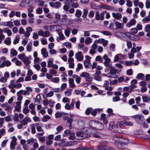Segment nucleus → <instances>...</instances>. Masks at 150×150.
<instances>
[{
	"instance_id": "nucleus-27",
	"label": "nucleus",
	"mask_w": 150,
	"mask_h": 150,
	"mask_svg": "<svg viewBox=\"0 0 150 150\" xmlns=\"http://www.w3.org/2000/svg\"><path fill=\"white\" fill-rule=\"evenodd\" d=\"M4 43L7 45H10L11 43V38L8 37L6 38L4 41Z\"/></svg>"
},
{
	"instance_id": "nucleus-35",
	"label": "nucleus",
	"mask_w": 150,
	"mask_h": 150,
	"mask_svg": "<svg viewBox=\"0 0 150 150\" xmlns=\"http://www.w3.org/2000/svg\"><path fill=\"white\" fill-rule=\"evenodd\" d=\"M142 99L143 102H150V98L146 96H143L142 97Z\"/></svg>"
},
{
	"instance_id": "nucleus-18",
	"label": "nucleus",
	"mask_w": 150,
	"mask_h": 150,
	"mask_svg": "<svg viewBox=\"0 0 150 150\" xmlns=\"http://www.w3.org/2000/svg\"><path fill=\"white\" fill-rule=\"evenodd\" d=\"M21 101H17L16 103V105L15 107V110L17 111H19L21 108Z\"/></svg>"
},
{
	"instance_id": "nucleus-17",
	"label": "nucleus",
	"mask_w": 150,
	"mask_h": 150,
	"mask_svg": "<svg viewBox=\"0 0 150 150\" xmlns=\"http://www.w3.org/2000/svg\"><path fill=\"white\" fill-rule=\"evenodd\" d=\"M59 37L56 38L57 41L59 42L60 40H62L64 39L65 37L63 33H58Z\"/></svg>"
},
{
	"instance_id": "nucleus-40",
	"label": "nucleus",
	"mask_w": 150,
	"mask_h": 150,
	"mask_svg": "<svg viewBox=\"0 0 150 150\" xmlns=\"http://www.w3.org/2000/svg\"><path fill=\"white\" fill-rule=\"evenodd\" d=\"M53 59H52L50 58L48 59L47 62V67H50L53 65Z\"/></svg>"
},
{
	"instance_id": "nucleus-21",
	"label": "nucleus",
	"mask_w": 150,
	"mask_h": 150,
	"mask_svg": "<svg viewBox=\"0 0 150 150\" xmlns=\"http://www.w3.org/2000/svg\"><path fill=\"white\" fill-rule=\"evenodd\" d=\"M18 53L17 51L14 48H12L11 50L10 57H13L16 56L17 55Z\"/></svg>"
},
{
	"instance_id": "nucleus-38",
	"label": "nucleus",
	"mask_w": 150,
	"mask_h": 150,
	"mask_svg": "<svg viewBox=\"0 0 150 150\" xmlns=\"http://www.w3.org/2000/svg\"><path fill=\"white\" fill-rule=\"evenodd\" d=\"M6 25L5 26H8L9 28H12L13 26V23L11 21H8L5 22Z\"/></svg>"
},
{
	"instance_id": "nucleus-59",
	"label": "nucleus",
	"mask_w": 150,
	"mask_h": 150,
	"mask_svg": "<svg viewBox=\"0 0 150 150\" xmlns=\"http://www.w3.org/2000/svg\"><path fill=\"white\" fill-rule=\"evenodd\" d=\"M41 42L42 45H46L47 44V39L46 38H42L41 39Z\"/></svg>"
},
{
	"instance_id": "nucleus-61",
	"label": "nucleus",
	"mask_w": 150,
	"mask_h": 150,
	"mask_svg": "<svg viewBox=\"0 0 150 150\" xmlns=\"http://www.w3.org/2000/svg\"><path fill=\"white\" fill-rule=\"evenodd\" d=\"M19 115L18 113H16L14 114L13 118V120L14 121H17L18 120L19 118Z\"/></svg>"
},
{
	"instance_id": "nucleus-20",
	"label": "nucleus",
	"mask_w": 150,
	"mask_h": 150,
	"mask_svg": "<svg viewBox=\"0 0 150 150\" xmlns=\"http://www.w3.org/2000/svg\"><path fill=\"white\" fill-rule=\"evenodd\" d=\"M83 64L84 67L86 68H89L91 66V64L89 60H85L84 61Z\"/></svg>"
},
{
	"instance_id": "nucleus-47",
	"label": "nucleus",
	"mask_w": 150,
	"mask_h": 150,
	"mask_svg": "<svg viewBox=\"0 0 150 150\" xmlns=\"http://www.w3.org/2000/svg\"><path fill=\"white\" fill-rule=\"evenodd\" d=\"M29 111L28 107L25 106L23 108V112L24 114H26L29 112Z\"/></svg>"
},
{
	"instance_id": "nucleus-53",
	"label": "nucleus",
	"mask_w": 150,
	"mask_h": 150,
	"mask_svg": "<svg viewBox=\"0 0 150 150\" xmlns=\"http://www.w3.org/2000/svg\"><path fill=\"white\" fill-rule=\"evenodd\" d=\"M112 100L113 102H116L120 100V99L119 97L116 96L112 98Z\"/></svg>"
},
{
	"instance_id": "nucleus-8",
	"label": "nucleus",
	"mask_w": 150,
	"mask_h": 150,
	"mask_svg": "<svg viewBox=\"0 0 150 150\" xmlns=\"http://www.w3.org/2000/svg\"><path fill=\"white\" fill-rule=\"evenodd\" d=\"M38 33L39 35L43 37H48L50 34V33L48 31H44L42 30H39Z\"/></svg>"
},
{
	"instance_id": "nucleus-28",
	"label": "nucleus",
	"mask_w": 150,
	"mask_h": 150,
	"mask_svg": "<svg viewBox=\"0 0 150 150\" xmlns=\"http://www.w3.org/2000/svg\"><path fill=\"white\" fill-rule=\"evenodd\" d=\"M84 125L83 122L81 120H79L78 122L79 127L80 129L83 128L85 126Z\"/></svg>"
},
{
	"instance_id": "nucleus-3",
	"label": "nucleus",
	"mask_w": 150,
	"mask_h": 150,
	"mask_svg": "<svg viewBox=\"0 0 150 150\" xmlns=\"http://www.w3.org/2000/svg\"><path fill=\"white\" fill-rule=\"evenodd\" d=\"M89 123L92 125V127H94V126L96 128L99 130H101L104 128L103 124L97 121L91 120L90 121Z\"/></svg>"
},
{
	"instance_id": "nucleus-44",
	"label": "nucleus",
	"mask_w": 150,
	"mask_h": 150,
	"mask_svg": "<svg viewBox=\"0 0 150 150\" xmlns=\"http://www.w3.org/2000/svg\"><path fill=\"white\" fill-rule=\"evenodd\" d=\"M130 32L133 35V34H135L138 32L137 29L136 28H134L130 29Z\"/></svg>"
},
{
	"instance_id": "nucleus-54",
	"label": "nucleus",
	"mask_w": 150,
	"mask_h": 150,
	"mask_svg": "<svg viewBox=\"0 0 150 150\" xmlns=\"http://www.w3.org/2000/svg\"><path fill=\"white\" fill-rule=\"evenodd\" d=\"M27 142L28 144H30L34 142L35 139L34 138H32L30 139H28Z\"/></svg>"
},
{
	"instance_id": "nucleus-5",
	"label": "nucleus",
	"mask_w": 150,
	"mask_h": 150,
	"mask_svg": "<svg viewBox=\"0 0 150 150\" xmlns=\"http://www.w3.org/2000/svg\"><path fill=\"white\" fill-rule=\"evenodd\" d=\"M131 117L134 119L136 122L139 124L143 123L145 121L144 117L140 115H135L132 116Z\"/></svg>"
},
{
	"instance_id": "nucleus-23",
	"label": "nucleus",
	"mask_w": 150,
	"mask_h": 150,
	"mask_svg": "<svg viewBox=\"0 0 150 150\" xmlns=\"http://www.w3.org/2000/svg\"><path fill=\"white\" fill-rule=\"evenodd\" d=\"M51 119V117L48 115H46L43 116V117L42 118L41 120L43 122H46L48 120Z\"/></svg>"
},
{
	"instance_id": "nucleus-64",
	"label": "nucleus",
	"mask_w": 150,
	"mask_h": 150,
	"mask_svg": "<svg viewBox=\"0 0 150 150\" xmlns=\"http://www.w3.org/2000/svg\"><path fill=\"white\" fill-rule=\"evenodd\" d=\"M62 115V113L61 112H57L55 114V116L56 118H59L61 117Z\"/></svg>"
},
{
	"instance_id": "nucleus-14",
	"label": "nucleus",
	"mask_w": 150,
	"mask_h": 150,
	"mask_svg": "<svg viewBox=\"0 0 150 150\" xmlns=\"http://www.w3.org/2000/svg\"><path fill=\"white\" fill-rule=\"evenodd\" d=\"M74 104L72 103H71L70 104H69V103H67L65 105L64 108L66 110H73L74 109Z\"/></svg>"
},
{
	"instance_id": "nucleus-39",
	"label": "nucleus",
	"mask_w": 150,
	"mask_h": 150,
	"mask_svg": "<svg viewBox=\"0 0 150 150\" xmlns=\"http://www.w3.org/2000/svg\"><path fill=\"white\" fill-rule=\"evenodd\" d=\"M81 14L82 12L79 9L76 10L75 15L76 17L78 18L80 17L81 16Z\"/></svg>"
},
{
	"instance_id": "nucleus-30",
	"label": "nucleus",
	"mask_w": 150,
	"mask_h": 150,
	"mask_svg": "<svg viewBox=\"0 0 150 150\" xmlns=\"http://www.w3.org/2000/svg\"><path fill=\"white\" fill-rule=\"evenodd\" d=\"M37 130L38 132H43V130L40 124L37 123H35Z\"/></svg>"
},
{
	"instance_id": "nucleus-63",
	"label": "nucleus",
	"mask_w": 150,
	"mask_h": 150,
	"mask_svg": "<svg viewBox=\"0 0 150 150\" xmlns=\"http://www.w3.org/2000/svg\"><path fill=\"white\" fill-rule=\"evenodd\" d=\"M28 42V39L26 38H25L23 39L22 41V44L24 46H25Z\"/></svg>"
},
{
	"instance_id": "nucleus-60",
	"label": "nucleus",
	"mask_w": 150,
	"mask_h": 150,
	"mask_svg": "<svg viewBox=\"0 0 150 150\" xmlns=\"http://www.w3.org/2000/svg\"><path fill=\"white\" fill-rule=\"evenodd\" d=\"M8 13V11L6 10H4L2 11H1V13H2L4 16L6 17L7 16L8 14L7 13Z\"/></svg>"
},
{
	"instance_id": "nucleus-31",
	"label": "nucleus",
	"mask_w": 150,
	"mask_h": 150,
	"mask_svg": "<svg viewBox=\"0 0 150 150\" xmlns=\"http://www.w3.org/2000/svg\"><path fill=\"white\" fill-rule=\"evenodd\" d=\"M22 61L26 65L29 64L30 63V62L28 58L27 57H25L24 58V59H23Z\"/></svg>"
},
{
	"instance_id": "nucleus-22",
	"label": "nucleus",
	"mask_w": 150,
	"mask_h": 150,
	"mask_svg": "<svg viewBox=\"0 0 150 150\" xmlns=\"http://www.w3.org/2000/svg\"><path fill=\"white\" fill-rule=\"evenodd\" d=\"M41 52L43 57H47L48 55V52H47V50L45 48H43L41 50Z\"/></svg>"
},
{
	"instance_id": "nucleus-15",
	"label": "nucleus",
	"mask_w": 150,
	"mask_h": 150,
	"mask_svg": "<svg viewBox=\"0 0 150 150\" xmlns=\"http://www.w3.org/2000/svg\"><path fill=\"white\" fill-rule=\"evenodd\" d=\"M136 21L135 20L132 19L127 23L126 25L128 27L130 28L132 26L135 25L136 24Z\"/></svg>"
},
{
	"instance_id": "nucleus-58",
	"label": "nucleus",
	"mask_w": 150,
	"mask_h": 150,
	"mask_svg": "<svg viewBox=\"0 0 150 150\" xmlns=\"http://www.w3.org/2000/svg\"><path fill=\"white\" fill-rule=\"evenodd\" d=\"M92 110V109L91 108H87L86 110L85 114L87 115H89L91 112Z\"/></svg>"
},
{
	"instance_id": "nucleus-29",
	"label": "nucleus",
	"mask_w": 150,
	"mask_h": 150,
	"mask_svg": "<svg viewBox=\"0 0 150 150\" xmlns=\"http://www.w3.org/2000/svg\"><path fill=\"white\" fill-rule=\"evenodd\" d=\"M36 125L35 123L33 124L30 125L31 129V132L33 134L35 133L36 132L35 129V127H36Z\"/></svg>"
},
{
	"instance_id": "nucleus-6",
	"label": "nucleus",
	"mask_w": 150,
	"mask_h": 150,
	"mask_svg": "<svg viewBox=\"0 0 150 150\" xmlns=\"http://www.w3.org/2000/svg\"><path fill=\"white\" fill-rule=\"evenodd\" d=\"M103 59L104 60V61H103V63L104 66L106 67L111 68V66L110 64L111 60L108 58V56L106 54H104L103 57Z\"/></svg>"
},
{
	"instance_id": "nucleus-49",
	"label": "nucleus",
	"mask_w": 150,
	"mask_h": 150,
	"mask_svg": "<svg viewBox=\"0 0 150 150\" xmlns=\"http://www.w3.org/2000/svg\"><path fill=\"white\" fill-rule=\"evenodd\" d=\"M82 65L81 63H78L77 64V67L76 69V71L77 72H79L80 70L82 69Z\"/></svg>"
},
{
	"instance_id": "nucleus-26",
	"label": "nucleus",
	"mask_w": 150,
	"mask_h": 150,
	"mask_svg": "<svg viewBox=\"0 0 150 150\" xmlns=\"http://www.w3.org/2000/svg\"><path fill=\"white\" fill-rule=\"evenodd\" d=\"M72 90L71 89H67L64 92L65 96H69L71 95V91Z\"/></svg>"
},
{
	"instance_id": "nucleus-45",
	"label": "nucleus",
	"mask_w": 150,
	"mask_h": 150,
	"mask_svg": "<svg viewBox=\"0 0 150 150\" xmlns=\"http://www.w3.org/2000/svg\"><path fill=\"white\" fill-rule=\"evenodd\" d=\"M59 80V78L58 77H54L51 79V81L55 83H58Z\"/></svg>"
},
{
	"instance_id": "nucleus-9",
	"label": "nucleus",
	"mask_w": 150,
	"mask_h": 150,
	"mask_svg": "<svg viewBox=\"0 0 150 150\" xmlns=\"http://www.w3.org/2000/svg\"><path fill=\"white\" fill-rule=\"evenodd\" d=\"M31 122V120L29 117H25L24 119L21 120V123L23 126H27L28 122Z\"/></svg>"
},
{
	"instance_id": "nucleus-11",
	"label": "nucleus",
	"mask_w": 150,
	"mask_h": 150,
	"mask_svg": "<svg viewBox=\"0 0 150 150\" xmlns=\"http://www.w3.org/2000/svg\"><path fill=\"white\" fill-rule=\"evenodd\" d=\"M112 17L115 19L118 20L121 19L122 18V15L121 13L119 12H112Z\"/></svg>"
},
{
	"instance_id": "nucleus-37",
	"label": "nucleus",
	"mask_w": 150,
	"mask_h": 150,
	"mask_svg": "<svg viewBox=\"0 0 150 150\" xmlns=\"http://www.w3.org/2000/svg\"><path fill=\"white\" fill-rule=\"evenodd\" d=\"M20 39V37L18 35H16L15 37V39L13 41V44L16 45L18 43Z\"/></svg>"
},
{
	"instance_id": "nucleus-16",
	"label": "nucleus",
	"mask_w": 150,
	"mask_h": 150,
	"mask_svg": "<svg viewBox=\"0 0 150 150\" xmlns=\"http://www.w3.org/2000/svg\"><path fill=\"white\" fill-rule=\"evenodd\" d=\"M116 28L117 29H122L123 28L124 25L122 23H120L118 21L115 23Z\"/></svg>"
},
{
	"instance_id": "nucleus-33",
	"label": "nucleus",
	"mask_w": 150,
	"mask_h": 150,
	"mask_svg": "<svg viewBox=\"0 0 150 150\" xmlns=\"http://www.w3.org/2000/svg\"><path fill=\"white\" fill-rule=\"evenodd\" d=\"M32 44L31 42H29L27 44L26 46V49L28 52H30L31 50V47Z\"/></svg>"
},
{
	"instance_id": "nucleus-41",
	"label": "nucleus",
	"mask_w": 150,
	"mask_h": 150,
	"mask_svg": "<svg viewBox=\"0 0 150 150\" xmlns=\"http://www.w3.org/2000/svg\"><path fill=\"white\" fill-rule=\"evenodd\" d=\"M83 13L82 17L84 18H86L88 13V10L87 8H84L83 9Z\"/></svg>"
},
{
	"instance_id": "nucleus-10",
	"label": "nucleus",
	"mask_w": 150,
	"mask_h": 150,
	"mask_svg": "<svg viewBox=\"0 0 150 150\" xmlns=\"http://www.w3.org/2000/svg\"><path fill=\"white\" fill-rule=\"evenodd\" d=\"M12 140L10 143V148L11 149H14L16 144L17 139L15 137H13Z\"/></svg>"
},
{
	"instance_id": "nucleus-1",
	"label": "nucleus",
	"mask_w": 150,
	"mask_h": 150,
	"mask_svg": "<svg viewBox=\"0 0 150 150\" xmlns=\"http://www.w3.org/2000/svg\"><path fill=\"white\" fill-rule=\"evenodd\" d=\"M76 137H78L77 139L78 140L82 139L90 136L87 130L77 131L76 132Z\"/></svg>"
},
{
	"instance_id": "nucleus-52",
	"label": "nucleus",
	"mask_w": 150,
	"mask_h": 150,
	"mask_svg": "<svg viewBox=\"0 0 150 150\" xmlns=\"http://www.w3.org/2000/svg\"><path fill=\"white\" fill-rule=\"evenodd\" d=\"M66 4L69 5L72 4L74 2V1H77V0H64Z\"/></svg>"
},
{
	"instance_id": "nucleus-7",
	"label": "nucleus",
	"mask_w": 150,
	"mask_h": 150,
	"mask_svg": "<svg viewBox=\"0 0 150 150\" xmlns=\"http://www.w3.org/2000/svg\"><path fill=\"white\" fill-rule=\"evenodd\" d=\"M75 57L76 59L79 61H82L83 59V53L81 51H78L75 54Z\"/></svg>"
},
{
	"instance_id": "nucleus-13",
	"label": "nucleus",
	"mask_w": 150,
	"mask_h": 150,
	"mask_svg": "<svg viewBox=\"0 0 150 150\" xmlns=\"http://www.w3.org/2000/svg\"><path fill=\"white\" fill-rule=\"evenodd\" d=\"M74 60L72 58H70L68 59V62L69 64V67L71 68H73L74 66Z\"/></svg>"
},
{
	"instance_id": "nucleus-32",
	"label": "nucleus",
	"mask_w": 150,
	"mask_h": 150,
	"mask_svg": "<svg viewBox=\"0 0 150 150\" xmlns=\"http://www.w3.org/2000/svg\"><path fill=\"white\" fill-rule=\"evenodd\" d=\"M28 0H22L19 4V6L21 7H24L27 4Z\"/></svg>"
},
{
	"instance_id": "nucleus-12",
	"label": "nucleus",
	"mask_w": 150,
	"mask_h": 150,
	"mask_svg": "<svg viewBox=\"0 0 150 150\" xmlns=\"http://www.w3.org/2000/svg\"><path fill=\"white\" fill-rule=\"evenodd\" d=\"M11 63L8 60L5 61L0 64V68H3L5 66L8 67L11 66Z\"/></svg>"
},
{
	"instance_id": "nucleus-48",
	"label": "nucleus",
	"mask_w": 150,
	"mask_h": 150,
	"mask_svg": "<svg viewBox=\"0 0 150 150\" xmlns=\"http://www.w3.org/2000/svg\"><path fill=\"white\" fill-rule=\"evenodd\" d=\"M99 150H107L108 149L107 147L104 146H98Z\"/></svg>"
},
{
	"instance_id": "nucleus-2",
	"label": "nucleus",
	"mask_w": 150,
	"mask_h": 150,
	"mask_svg": "<svg viewBox=\"0 0 150 150\" xmlns=\"http://www.w3.org/2000/svg\"><path fill=\"white\" fill-rule=\"evenodd\" d=\"M119 76V74L117 72L116 69L111 68L109 73L106 74V76L110 78H117Z\"/></svg>"
},
{
	"instance_id": "nucleus-25",
	"label": "nucleus",
	"mask_w": 150,
	"mask_h": 150,
	"mask_svg": "<svg viewBox=\"0 0 150 150\" xmlns=\"http://www.w3.org/2000/svg\"><path fill=\"white\" fill-rule=\"evenodd\" d=\"M90 76V74L88 72H83L81 74L80 76L85 79L87 77Z\"/></svg>"
},
{
	"instance_id": "nucleus-4",
	"label": "nucleus",
	"mask_w": 150,
	"mask_h": 150,
	"mask_svg": "<svg viewBox=\"0 0 150 150\" xmlns=\"http://www.w3.org/2000/svg\"><path fill=\"white\" fill-rule=\"evenodd\" d=\"M106 13V11H103L102 13H100L99 11L96 12L95 19L97 21L100 20L102 21L104 19V14Z\"/></svg>"
},
{
	"instance_id": "nucleus-24",
	"label": "nucleus",
	"mask_w": 150,
	"mask_h": 150,
	"mask_svg": "<svg viewBox=\"0 0 150 150\" xmlns=\"http://www.w3.org/2000/svg\"><path fill=\"white\" fill-rule=\"evenodd\" d=\"M63 119L64 120H66L67 123H69L70 125H71L73 121V119L72 118L66 116L64 117L63 118Z\"/></svg>"
},
{
	"instance_id": "nucleus-42",
	"label": "nucleus",
	"mask_w": 150,
	"mask_h": 150,
	"mask_svg": "<svg viewBox=\"0 0 150 150\" xmlns=\"http://www.w3.org/2000/svg\"><path fill=\"white\" fill-rule=\"evenodd\" d=\"M95 61H99L101 63H103V60L101 57L100 55H98L95 58Z\"/></svg>"
},
{
	"instance_id": "nucleus-43",
	"label": "nucleus",
	"mask_w": 150,
	"mask_h": 150,
	"mask_svg": "<svg viewBox=\"0 0 150 150\" xmlns=\"http://www.w3.org/2000/svg\"><path fill=\"white\" fill-rule=\"evenodd\" d=\"M136 78L138 79H141L143 80L144 78V75L142 73H140L137 74Z\"/></svg>"
},
{
	"instance_id": "nucleus-51",
	"label": "nucleus",
	"mask_w": 150,
	"mask_h": 150,
	"mask_svg": "<svg viewBox=\"0 0 150 150\" xmlns=\"http://www.w3.org/2000/svg\"><path fill=\"white\" fill-rule=\"evenodd\" d=\"M94 79L98 81H100L101 80V77L99 75H95Z\"/></svg>"
},
{
	"instance_id": "nucleus-62",
	"label": "nucleus",
	"mask_w": 150,
	"mask_h": 150,
	"mask_svg": "<svg viewBox=\"0 0 150 150\" xmlns=\"http://www.w3.org/2000/svg\"><path fill=\"white\" fill-rule=\"evenodd\" d=\"M15 11H11L9 14V16L10 18L13 17L15 15Z\"/></svg>"
},
{
	"instance_id": "nucleus-56",
	"label": "nucleus",
	"mask_w": 150,
	"mask_h": 150,
	"mask_svg": "<svg viewBox=\"0 0 150 150\" xmlns=\"http://www.w3.org/2000/svg\"><path fill=\"white\" fill-rule=\"evenodd\" d=\"M25 57V54L23 53L18 54V58L20 59H21L22 61Z\"/></svg>"
},
{
	"instance_id": "nucleus-57",
	"label": "nucleus",
	"mask_w": 150,
	"mask_h": 150,
	"mask_svg": "<svg viewBox=\"0 0 150 150\" xmlns=\"http://www.w3.org/2000/svg\"><path fill=\"white\" fill-rule=\"evenodd\" d=\"M52 90H53L52 91L53 92H59L62 91V89H61V88H53Z\"/></svg>"
},
{
	"instance_id": "nucleus-34",
	"label": "nucleus",
	"mask_w": 150,
	"mask_h": 150,
	"mask_svg": "<svg viewBox=\"0 0 150 150\" xmlns=\"http://www.w3.org/2000/svg\"><path fill=\"white\" fill-rule=\"evenodd\" d=\"M71 31V28L68 27H67V29L64 31V34L67 37H69V36Z\"/></svg>"
},
{
	"instance_id": "nucleus-36",
	"label": "nucleus",
	"mask_w": 150,
	"mask_h": 150,
	"mask_svg": "<svg viewBox=\"0 0 150 150\" xmlns=\"http://www.w3.org/2000/svg\"><path fill=\"white\" fill-rule=\"evenodd\" d=\"M92 42V40L91 38L89 37H88L86 38L85 40V43L86 45H88L91 43Z\"/></svg>"
},
{
	"instance_id": "nucleus-50",
	"label": "nucleus",
	"mask_w": 150,
	"mask_h": 150,
	"mask_svg": "<svg viewBox=\"0 0 150 150\" xmlns=\"http://www.w3.org/2000/svg\"><path fill=\"white\" fill-rule=\"evenodd\" d=\"M75 134L73 133H71L69 137V139L70 140H74L75 139Z\"/></svg>"
},
{
	"instance_id": "nucleus-55",
	"label": "nucleus",
	"mask_w": 150,
	"mask_h": 150,
	"mask_svg": "<svg viewBox=\"0 0 150 150\" xmlns=\"http://www.w3.org/2000/svg\"><path fill=\"white\" fill-rule=\"evenodd\" d=\"M114 124V122L113 121L111 122L110 123L108 127L109 130H111L113 129Z\"/></svg>"
},
{
	"instance_id": "nucleus-19",
	"label": "nucleus",
	"mask_w": 150,
	"mask_h": 150,
	"mask_svg": "<svg viewBox=\"0 0 150 150\" xmlns=\"http://www.w3.org/2000/svg\"><path fill=\"white\" fill-rule=\"evenodd\" d=\"M69 86L70 87L74 88L76 86V85L74 83V79L72 78L69 79Z\"/></svg>"
},
{
	"instance_id": "nucleus-46",
	"label": "nucleus",
	"mask_w": 150,
	"mask_h": 150,
	"mask_svg": "<svg viewBox=\"0 0 150 150\" xmlns=\"http://www.w3.org/2000/svg\"><path fill=\"white\" fill-rule=\"evenodd\" d=\"M149 21H150V16L149 15L144 18L142 20V21L146 23H148Z\"/></svg>"
}]
</instances>
